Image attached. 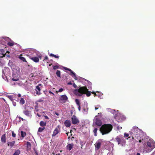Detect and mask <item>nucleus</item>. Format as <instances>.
I'll use <instances>...</instances> for the list:
<instances>
[{
    "label": "nucleus",
    "instance_id": "59",
    "mask_svg": "<svg viewBox=\"0 0 155 155\" xmlns=\"http://www.w3.org/2000/svg\"><path fill=\"white\" fill-rule=\"evenodd\" d=\"M136 155H140V154L139 153H137Z\"/></svg>",
    "mask_w": 155,
    "mask_h": 155
},
{
    "label": "nucleus",
    "instance_id": "42",
    "mask_svg": "<svg viewBox=\"0 0 155 155\" xmlns=\"http://www.w3.org/2000/svg\"><path fill=\"white\" fill-rule=\"evenodd\" d=\"M49 92L50 94H51L53 96H54V94L53 92H52L51 91H49Z\"/></svg>",
    "mask_w": 155,
    "mask_h": 155
},
{
    "label": "nucleus",
    "instance_id": "40",
    "mask_svg": "<svg viewBox=\"0 0 155 155\" xmlns=\"http://www.w3.org/2000/svg\"><path fill=\"white\" fill-rule=\"evenodd\" d=\"M12 136L13 137H15L16 136V134L14 133L13 131L12 133Z\"/></svg>",
    "mask_w": 155,
    "mask_h": 155
},
{
    "label": "nucleus",
    "instance_id": "29",
    "mask_svg": "<svg viewBox=\"0 0 155 155\" xmlns=\"http://www.w3.org/2000/svg\"><path fill=\"white\" fill-rule=\"evenodd\" d=\"M56 74L58 77L61 78V72L60 71L57 70L56 72Z\"/></svg>",
    "mask_w": 155,
    "mask_h": 155
},
{
    "label": "nucleus",
    "instance_id": "30",
    "mask_svg": "<svg viewBox=\"0 0 155 155\" xmlns=\"http://www.w3.org/2000/svg\"><path fill=\"white\" fill-rule=\"evenodd\" d=\"M87 97H89L91 95V92L90 91H86V93H85Z\"/></svg>",
    "mask_w": 155,
    "mask_h": 155
},
{
    "label": "nucleus",
    "instance_id": "15",
    "mask_svg": "<svg viewBox=\"0 0 155 155\" xmlns=\"http://www.w3.org/2000/svg\"><path fill=\"white\" fill-rule=\"evenodd\" d=\"M33 61L35 62H38L39 61V59L38 58L36 57H32L30 58Z\"/></svg>",
    "mask_w": 155,
    "mask_h": 155
},
{
    "label": "nucleus",
    "instance_id": "55",
    "mask_svg": "<svg viewBox=\"0 0 155 155\" xmlns=\"http://www.w3.org/2000/svg\"><path fill=\"white\" fill-rule=\"evenodd\" d=\"M68 71H70V72L72 71L69 68H68Z\"/></svg>",
    "mask_w": 155,
    "mask_h": 155
},
{
    "label": "nucleus",
    "instance_id": "46",
    "mask_svg": "<svg viewBox=\"0 0 155 155\" xmlns=\"http://www.w3.org/2000/svg\"><path fill=\"white\" fill-rule=\"evenodd\" d=\"M91 93H92V94H94L95 96H96V95H97L96 94V93H95V92H91Z\"/></svg>",
    "mask_w": 155,
    "mask_h": 155
},
{
    "label": "nucleus",
    "instance_id": "27",
    "mask_svg": "<svg viewBox=\"0 0 155 155\" xmlns=\"http://www.w3.org/2000/svg\"><path fill=\"white\" fill-rule=\"evenodd\" d=\"M21 136L22 137H24L26 135V132H24L22 131H21Z\"/></svg>",
    "mask_w": 155,
    "mask_h": 155
},
{
    "label": "nucleus",
    "instance_id": "53",
    "mask_svg": "<svg viewBox=\"0 0 155 155\" xmlns=\"http://www.w3.org/2000/svg\"><path fill=\"white\" fill-rule=\"evenodd\" d=\"M37 86H38L39 87V86H42V85L41 84H38Z\"/></svg>",
    "mask_w": 155,
    "mask_h": 155
},
{
    "label": "nucleus",
    "instance_id": "57",
    "mask_svg": "<svg viewBox=\"0 0 155 155\" xmlns=\"http://www.w3.org/2000/svg\"><path fill=\"white\" fill-rule=\"evenodd\" d=\"M55 114L58 116L59 115V114L58 113H55Z\"/></svg>",
    "mask_w": 155,
    "mask_h": 155
},
{
    "label": "nucleus",
    "instance_id": "10",
    "mask_svg": "<svg viewBox=\"0 0 155 155\" xmlns=\"http://www.w3.org/2000/svg\"><path fill=\"white\" fill-rule=\"evenodd\" d=\"M11 79L14 81H17L19 79V77L17 74H14L12 75V78Z\"/></svg>",
    "mask_w": 155,
    "mask_h": 155
},
{
    "label": "nucleus",
    "instance_id": "47",
    "mask_svg": "<svg viewBox=\"0 0 155 155\" xmlns=\"http://www.w3.org/2000/svg\"><path fill=\"white\" fill-rule=\"evenodd\" d=\"M80 144H81V148H82V147L83 146V142H81V143H80Z\"/></svg>",
    "mask_w": 155,
    "mask_h": 155
},
{
    "label": "nucleus",
    "instance_id": "9",
    "mask_svg": "<svg viewBox=\"0 0 155 155\" xmlns=\"http://www.w3.org/2000/svg\"><path fill=\"white\" fill-rule=\"evenodd\" d=\"M153 143H151L150 142H147V146L150 147L149 149L148 150V151L150 152L151 151V150L154 148V146L153 145Z\"/></svg>",
    "mask_w": 155,
    "mask_h": 155
},
{
    "label": "nucleus",
    "instance_id": "31",
    "mask_svg": "<svg viewBox=\"0 0 155 155\" xmlns=\"http://www.w3.org/2000/svg\"><path fill=\"white\" fill-rule=\"evenodd\" d=\"M20 103L22 105L24 104L25 103V101L24 99L23 98H21L20 100Z\"/></svg>",
    "mask_w": 155,
    "mask_h": 155
},
{
    "label": "nucleus",
    "instance_id": "51",
    "mask_svg": "<svg viewBox=\"0 0 155 155\" xmlns=\"http://www.w3.org/2000/svg\"><path fill=\"white\" fill-rule=\"evenodd\" d=\"M18 97H21V94H19L18 95Z\"/></svg>",
    "mask_w": 155,
    "mask_h": 155
},
{
    "label": "nucleus",
    "instance_id": "45",
    "mask_svg": "<svg viewBox=\"0 0 155 155\" xmlns=\"http://www.w3.org/2000/svg\"><path fill=\"white\" fill-rule=\"evenodd\" d=\"M78 109L79 111H80L81 110V106L80 105L78 106Z\"/></svg>",
    "mask_w": 155,
    "mask_h": 155
},
{
    "label": "nucleus",
    "instance_id": "36",
    "mask_svg": "<svg viewBox=\"0 0 155 155\" xmlns=\"http://www.w3.org/2000/svg\"><path fill=\"white\" fill-rule=\"evenodd\" d=\"M8 98L11 101H12L13 100V97L12 96L10 95H8Z\"/></svg>",
    "mask_w": 155,
    "mask_h": 155
},
{
    "label": "nucleus",
    "instance_id": "8",
    "mask_svg": "<svg viewBox=\"0 0 155 155\" xmlns=\"http://www.w3.org/2000/svg\"><path fill=\"white\" fill-rule=\"evenodd\" d=\"M68 98L66 95H61L60 98V101L62 103H65L68 100Z\"/></svg>",
    "mask_w": 155,
    "mask_h": 155
},
{
    "label": "nucleus",
    "instance_id": "22",
    "mask_svg": "<svg viewBox=\"0 0 155 155\" xmlns=\"http://www.w3.org/2000/svg\"><path fill=\"white\" fill-rule=\"evenodd\" d=\"M27 149L29 150L31 149V143L29 142H27L26 143Z\"/></svg>",
    "mask_w": 155,
    "mask_h": 155
},
{
    "label": "nucleus",
    "instance_id": "56",
    "mask_svg": "<svg viewBox=\"0 0 155 155\" xmlns=\"http://www.w3.org/2000/svg\"><path fill=\"white\" fill-rule=\"evenodd\" d=\"M98 109V107H95V110H97Z\"/></svg>",
    "mask_w": 155,
    "mask_h": 155
},
{
    "label": "nucleus",
    "instance_id": "6",
    "mask_svg": "<svg viewBox=\"0 0 155 155\" xmlns=\"http://www.w3.org/2000/svg\"><path fill=\"white\" fill-rule=\"evenodd\" d=\"M60 126L58 125L57 127L55 129L53 134L52 137L55 136L57 134L60 132Z\"/></svg>",
    "mask_w": 155,
    "mask_h": 155
},
{
    "label": "nucleus",
    "instance_id": "32",
    "mask_svg": "<svg viewBox=\"0 0 155 155\" xmlns=\"http://www.w3.org/2000/svg\"><path fill=\"white\" fill-rule=\"evenodd\" d=\"M38 111V104L37 103V105L35 106V109L34 110L35 112H37Z\"/></svg>",
    "mask_w": 155,
    "mask_h": 155
},
{
    "label": "nucleus",
    "instance_id": "20",
    "mask_svg": "<svg viewBox=\"0 0 155 155\" xmlns=\"http://www.w3.org/2000/svg\"><path fill=\"white\" fill-rule=\"evenodd\" d=\"M70 72L71 74H70V75H71L72 74L73 76H72V77H73L74 79H75V80H77V78L76 76L75 73L73 71H72Z\"/></svg>",
    "mask_w": 155,
    "mask_h": 155
},
{
    "label": "nucleus",
    "instance_id": "2",
    "mask_svg": "<svg viewBox=\"0 0 155 155\" xmlns=\"http://www.w3.org/2000/svg\"><path fill=\"white\" fill-rule=\"evenodd\" d=\"M113 126L111 124H104L100 128V131L103 135L109 133L112 130Z\"/></svg>",
    "mask_w": 155,
    "mask_h": 155
},
{
    "label": "nucleus",
    "instance_id": "11",
    "mask_svg": "<svg viewBox=\"0 0 155 155\" xmlns=\"http://www.w3.org/2000/svg\"><path fill=\"white\" fill-rule=\"evenodd\" d=\"M35 90L36 91V93L37 95H39L41 94V93L40 92L41 89L40 87H39L38 86H36Z\"/></svg>",
    "mask_w": 155,
    "mask_h": 155
},
{
    "label": "nucleus",
    "instance_id": "35",
    "mask_svg": "<svg viewBox=\"0 0 155 155\" xmlns=\"http://www.w3.org/2000/svg\"><path fill=\"white\" fill-rule=\"evenodd\" d=\"M88 109L87 108L86 109L84 108L83 109V113H87L88 111Z\"/></svg>",
    "mask_w": 155,
    "mask_h": 155
},
{
    "label": "nucleus",
    "instance_id": "41",
    "mask_svg": "<svg viewBox=\"0 0 155 155\" xmlns=\"http://www.w3.org/2000/svg\"><path fill=\"white\" fill-rule=\"evenodd\" d=\"M73 86L75 88H76L77 87V86L74 83L73 84Z\"/></svg>",
    "mask_w": 155,
    "mask_h": 155
},
{
    "label": "nucleus",
    "instance_id": "7",
    "mask_svg": "<svg viewBox=\"0 0 155 155\" xmlns=\"http://www.w3.org/2000/svg\"><path fill=\"white\" fill-rule=\"evenodd\" d=\"M23 113L26 116L31 117L32 115L31 114V111L28 110L26 108H25V110L23 111Z\"/></svg>",
    "mask_w": 155,
    "mask_h": 155
},
{
    "label": "nucleus",
    "instance_id": "33",
    "mask_svg": "<svg viewBox=\"0 0 155 155\" xmlns=\"http://www.w3.org/2000/svg\"><path fill=\"white\" fill-rule=\"evenodd\" d=\"M75 101L78 106L80 105V103L79 100L78 99H76L75 100Z\"/></svg>",
    "mask_w": 155,
    "mask_h": 155
},
{
    "label": "nucleus",
    "instance_id": "63",
    "mask_svg": "<svg viewBox=\"0 0 155 155\" xmlns=\"http://www.w3.org/2000/svg\"><path fill=\"white\" fill-rule=\"evenodd\" d=\"M101 114V113H98V114Z\"/></svg>",
    "mask_w": 155,
    "mask_h": 155
},
{
    "label": "nucleus",
    "instance_id": "13",
    "mask_svg": "<svg viewBox=\"0 0 155 155\" xmlns=\"http://www.w3.org/2000/svg\"><path fill=\"white\" fill-rule=\"evenodd\" d=\"M95 124L98 126H101L102 125V122L99 118H96V119Z\"/></svg>",
    "mask_w": 155,
    "mask_h": 155
},
{
    "label": "nucleus",
    "instance_id": "54",
    "mask_svg": "<svg viewBox=\"0 0 155 155\" xmlns=\"http://www.w3.org/2000/svg\"><path fill=\"white\" fill-rule=\"evenodd\" d=\"M37 115L39 117H40L41 116V115H40L38 113H37Z\"/></svg>",
    "mask_w": 155,
    "mask_h": 155
},
{
    "label": "nucleus",
    "instance_id": "14",
    "mask_svg": "<svg viewBox=\"0 0 155 155\" xmlns=\"http://www.w3.org/2000/svg\"><path fill=\"white\" fill-rule=\"evenodd\" d=\"M64 124L66 127H69L71 125V122L68 120H66L64 122Z\"/></svg>",
    "mask_w": 155,
    "mask_h": 155
},
{
    "label": "nucleus",
    "instance_id": "24",
    "mask_svg": "<svg viewBox=\"0 0 155 155\" xmlns=\"http://www.w3.org/2000/svg\"><path fill=\"white\" fill-rule=\"evenodd\" d=\"M21 56H22V55L21 54H20L18 57L19 58L23 61L26 62L27 61L25 59L24 57Z\"/></svg>",
    "mask_w": 155,
    "mask_h": 155
},
{
    "label": "nucleus",
    "instance_id": "60",
    "mask_svg": "<svg viewBox=\"0 0 155 155\" xmlns=\"http://www.w3.org/2000/svg\"><path fill=\"white\" fill-rule=\"evenodd\" d=\"M39 57L41 59V56H40Z\"/></svg>",
    "mask_w": 155,
    "mask_h": 155
},
{
    "label": "nucleus",
    "instance_id": "18",
    "mask_svg": "<svg viewBox=\"0 0 155 155\" xmlns=\"http://www.w3.org/2000/svg\"><path fill=\"white\" fill-rule=\"evenodd\" d=\"M9 39H10V41L8 42L7 43V45L10 46H13L15 44H16V43L15 42H14L13 41L11 40V39L9 38Z\"/></svg>",
    "mask_w": 155,
    "mask_h": 155
},
{
    "label": "nucleus",
    "instance_id": "50",
    "mask_svg": "<svg viewBox=\"0 0 155 155\" xmlns=\"http://www.w3.org/2000/svg\"><path fill=\"white\" fill-rule=\"evenodd\" d=\"M19 118H20V119L22 120V121H24V120H24L23 118H22V117H19Z\"/></svg>",
    "mask_w": 155,
    "mask_h": 155
},
{
    "label": "nucleus",
    "instance_id": "16",
    "mask_svg": "<svg viewBox=\"0 0 155 155\" xmlns=\"http://www.w3.org/2000/svg\"><path fill=\"white\" fill-rule=\"evenodd\" d=\"M1 141L2 142L5 143L6 142V138L5 134H3L1 137Z\"/></svg>",
    "mask_w": 155,
    "mask_h": 155
},
{
    "label": "nucleus",
    "instance_id": "37",
    "mask_svg": "<svg viewBox=\"0 0 155 155\" xmlns=\"http://www.w3.org/2000/svg\"><path fill=\"white\" fill-rule=\"evenodd\" d=\"M59 68V66L57 65H55L53 66V69L54 70H55L56 69H58Z\"/></svg>",
    "mask_w": 155,
    "mask_h": 155
},
{
    "label": "nucleus",
    "instance_id": "34",
    "mask_svg": "<svg viewBox=\"0 0 155 155\" xmlns=\"http://www.w3.org/2000/svg\"><path fill=\"white\" fill-rule=\"evenodd\" d=\"M97 128H95L93 130V132L94 134V135L95 136H96L97 135Z\"/></svg>",
    "mask_w": 155,
    "mask_h": 155
},
{
    "label": "nucleus",
    "instance_id": "61",
    "mask_svg": "<svg viewBox=\"0 0 155 155\" xmlns=\"http://www.w3.org/2000/svg\"><path fill=\"white\" fill-rule=\"evenodd\" d=\"M66 134L67 135V136H68V133H66Z\"/></svg>",
    "mask_w": 155,
    "mask_h": 155
},
{
    "label": "nucleus",
    "instance_id": "1",
    "mask_svg": "<svg viewBox=\"0 0 155 155\" xmlns=\"http://www.w3.org/2000/svg\"><path fill=\"white\" fill-rule=\"evenodd\" d=\"M142 132V130L139 129L138 127L136 126H134L132 129H131L130 131V135H132V139L134 140L137 139L139 140V142L140 143L143 139L140 136V133Z\"/></svg>",
    "mask_w": 155,
    "mask_h": 155
},
{
    "label": "nucleus",
    "instance_id": "58",
    "mask_svg": "<svg viewBox=\"0 0 155 155\" xmlns=\"http://www.w3.org/2000/svg\"><path fill=\"white\" fill-rule=\"evenodd\" d=\"M7 53H9V52L8 51H7L6 52V54Z\"/></svg>",
    "mask_w": 155,
    "mask_h": 155
},
{
    "label": "nucleus",
    "instance_id": "23",
    "mask_svg": "<svg viewBox=\"0 0 155 155\" xmlns=\"http://www.w3.org/2000/svg\"><path fill=\"white\" fill-rule=\"evenodd\" d=\"M40 125L41 127H45L46 125V123L44 122L43 121H41L40 122Z\"/></svg>",
    "mask_w": 155,
    "mask_h": 155
},
{
    "label": "nucleus",
    "instance_id": "26",
    "mask_svg": "<svg viewBox=\"0 0 155 155\" xmlns=\"http://www.w3.org/2000/svg\"><path fill=\"white\" fill-rule=\"evenodd\" d=\"M49 55L50 56L54 57L55 58H59V56H58V54H57V55H54L52 53H51V54H49Z\"/></svg>",
    "mask_w": 155,
    "mask_h": 155
},
{
    "label": "nucleus",
    "instance_id": "12",
    "mask_svg": "<svg viewBox=\"0 0 155 155\" xmlns=\"http://www.w3.org/2000/svg\"><path fill=\"white\" fill-rule=\"evenodd\" d=\"M101 145V143L99 142V140H98L95 143V147L96 149L97 150L99 149Z\"/></svg>",
    "mask_w": 155,
    "mask_h": 155
},
{
    "label": "nucleus",
    "instance_id": "64",
    "mask_svg": "<svg viewBox=\"0 0 155 155\" xmlns=\"http://www.w3.org/2000/svg\"><path fill=\"white\" fill-rule=\"evenodd\" d=\"M130 138V137H129L128 138H127V139H128Z\"/></svg>",
    "mask_w": 155,
    "mask_h": 155
},
{
    "label": "nucleus",
    "instance_id": "48",
    "mask_svg": "<svg viewBox=\"0 0 155 155\" xmlns=\"http://www.w3.org/2000/svg\"><path fill=\"white\" fill-rule=\"evenodd\" d=\"M72 83L71 82H69L68 83V85H72Z\"/></svg>",
    "mask_w": 155,
    "mask_h": 155
},
{
    "label": "nucleus",
    "instance_id": "19",
    "mask_svg": "<svg viewBox=\"0 0 155 155\" xmlns=\"http://www.w3.org/2000/svg\"><path fill=\"white\" fill-rule=\"evenodd\" d=\"M74 146L73 143L69 144L67 146V149L69 150H70L73 148Z\"/></svg>",
    "mask_w": 155,
    "mask_h": 155
},
{
    "label": "nucleus",
    "instance_id": "17",
    "mask_svg": "<svg viewBox=\"0 0 155 155\" xmlns=\"http://www.w3.org/2000/svg\"><path fill=\"white\" fill-rule=\"evenodd\" d=\"M15 142V141H13L12 142H8L7 144L8 146H9L11 148H12L14 145Z\"/></svg>",
    "mask_w": 155,
    "mask_h": 155
},
{
    "label": "nucleus",
    "instance_id": "3",
    "mask_svg": "<svg viewBox=\"0 0 155 155\" xmlns=\"http://www.w3.org/2000/svg\"><path fill=\"white\" fill-rule=\"evenodd\" d=\"M87 91H88L87 87L83 86L80 87L78 89L74 90L73 92L75 95L81 96L83 94H85Z\"/></svg>",
    "mask_w": 155,
    "mask_h": 155
},
{
    "label": "nucleus",
    "instance_id": "25",
    "mask_svg": "<svg viewBox=\"0 0 155 155\" xmlns=\"http://www.w3.org/2000/svg\"><path fill=\"white\" fill-rule=\"evenodd\" d=\"M20 153L19 150L18 149L15 150V152L13 154L14 155H19Z\"/></svg>",
    "mask_w": 155,
    "mask_h": 155
},
{
    "label": "nucleus",
    "instance_id": "39",
    "mask_svg": "<svg viewBox=\"0 0 155 155\" xmlns=\"http://www.w3.org/2000/svg\"><path fill=\"white\" fill-rule=\"evenodd\" d=\"M63 91V88H61L58 91H56L57 93H58V92H61L62 91Z\"/></svg>",
    "mask_w": 155,
    "mask_h": 155
},
{
    "label": "nucleus",
    "instance_id": "38",
    "mask_svg": "<svg viewBox=\"0 0 155 155\" xmlns=\"http://www.w3.org/2000/svg\"><path fill=\"white\" fill-rule=\"evenodd\" d=\"M124 135L125 137H127L129 136V134L128 133H125L124 134Z\"/></svg>",
    "mask_w": 155,
    "mask_h": 155
},
{
    "label": "nucleus",
    "instance_id": "44",
    "mask_svg": "<svg viewBox=\"0 0 155 155\" xmlns=\"http://www.w3.org/2000/svg\"><path fill=\"white\" fill-rule=\"evenodd\" d=\"M48 59V56H46L45 57V58H44V60H43V61H44V60H47V59Z\"/></svg>",
    "mask_w": 155,
    "mask_h": 155
},
{
    "label": "nucleus",
    "instance_id": "49",
    "mask_svg": "<svg viewBox=\"0 0 155 155\" xmlns=\"http://www.w3.org/2000/svg\"><path fill=\"white\" fill-rule=\"evenodd\" d=\"M64 68L66 70H68V68H67L66 67H65Z\"/></svg>",
    "mask_w": 155,
    "mask_h": 155
},
{
    "label": "nucleus",
    "instance_id": "62",
    "mask_svg": "<svg viewBox=\"0 0 155 155\" xmlns=\"http://www.w3.org/2000/svg\"><path fill=\"white\" fill-rule=\"evenodd\" d=\"M41 101H41V100H39V101H38V102H41Z\"/></svg>",
    "mask_w": 155,
    "mask_h": 155
},
{
    "label": "nucleus",
    "instance_id": "4",
    "mask_svg": "<svg viewBox=\"0 0 155 155\" xmlns=\"http://www.w3.org/2000/svg\"><path fill=\"white\" fill-rule=\"evenodd\" d=\"M115 141L117 142L118 144L123 145L125 143V140L123 137L117 136L115 138Z\"/></svg>",
    "mask_w": 155,
    "mask_h": 155
},
{
    "label": "nucleus",
    "instance_id": "5",
    "mask_svg": "<svg viewBox=\"0 0 155 155\" xmlns=\"http://www.w3.org/2000/svg\"><path fill=\"white\" fill-rule=\"evenodd\" d=\"M71 121L72 124H76L79 122L78 119L74 115H73L71 118Z\"/></svg>",
    "mask_w": 155,
    "mask_h": 155
},
{
    "label": "nucleus",
    "instance_id": "21",
    "mask_svg": "<svg viewBox=\"0 0 155 155\" xmlns=\"http://www.w3.org/2000/svg\"><path fill=\"white\" fill-rule=\"evenodd\" d=\"M0 51H1V52H2V56H1V57H4L5 56V55H6L8 57H10V55H8V54H6V53H5V54L3 53H4V51L3 49H1Z\"/></svg>",
    "mask_w": 155,
    "mask_h": 155
},
{
    "label": "nucleus",
    "instance_id": "52",
    "mask_svg": "<svg viewBox=\"0 0 155 155\" xmlns=\"http://www.w3.org/2000/svg\"><path fill=\"white\" fill-rule=\"evenodd\" d=\"M35 153H36V155H38L37 152L36 151V150H35Z\"/></svg>",
    "mask_w": 155,
    "mask_h": 155
},
{
    "label": "nucleus",
    "instance_id": "28",
    "mask_svg": "<svg viewBox=\"0 0 155 155\" xmlns=\"http://www.w3.org/2000/svg\"><path fill=\"white\" fill-rule=\"evenodd\" d=\"M45 129V127H39L38 130V132H41L43 131Z\"/></svg>",
    "mask_w": 155,
    "mask_h": 155
},
{
    "label": "nucleus",
    "instance_id": "43",
    "mask_svg": "<svg viewBox=\"0 0 155 155\" xmlns=\"http://www.w3.org/2000/svg\"><path fill=\"white\" fill-rule=\"evenodd\" d=\"M44 117H45V119H49L48 117L47 116H44Z\"/></svg>",
    "mask_w": 155,
    "mask_h": 155
}]
</instances>
